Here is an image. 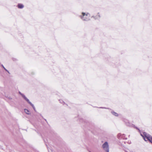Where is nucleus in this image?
<instances>
[{"label":"nucleus","mask_w":152,"mask_h":152,"mask_svg":"<svg viewBox=\"0 0 152 152\" xmlns=\"http://www.w3.org/2000/svg\"><path fill=\"white\" fill-rule=\"evenodd\" d=\"M91 18L96 19H99L100 18V15L99 12H98L96 16H92Z\"/></svg>","instance_id":"20e7f679"},{"label":"nucleus","mask_w":152,"mask_h":152,"mask_svg":"<svg viewBox=\"0 0 152 152\" xmlns=\"http://www.w3.org/2000/svg\"><path fill=\"white\" fill-rule=\"evenodd\" d=\"M24 7V5L21 4H18V7L19 9H22Z\"/></svg>","instance_id":"0eeeda50"},{"label":"nucleus","mask_w":152,"mask_h":152,"mask_svg":"<svg viewBox=\"0 0 152 152\" xmlns=\"http://www.w3.org/2000/svg\"><path fill=\"white\" fill-rule=\"evenodd\" d=\"M19 93L21 95V94H22L20 92H19Z\"/></svg>","instance_id":"4468645a"},{"label":"nucleus","mask_w":152,"mask_h":152,"mask_svg":"<svg viewBox=\"0 0 152 152\" xmlns=\"http://www.w3.org/2000/svg\"><path fill=\"white\" fill-rule=\"evenodd\" d=\"M28 103L35 110V109L34 105L30 101H29Z\"/></svg>","instance_id":"9d476101"},{"label":"nucleus","mask_w":152,"mask_h":152,"mask_svg":"<svg viewBox=\"0 0 152 152\" xmlns=\"http://www.w3.org/2000/svg\"><path fill=\"white\" fill-rule=\"evenodd\" d=\"M117 137L119 139L121 138H124V134H118L117 135Z\"/></svg>","instance_id":"39448f33"},{"label":"nucleus","mask_w":152,"mask_h":152,"mask_svg":"<svg viewBox=\"0 0 152 152\" xmlns=\"http://www.w3.org/2000/svg\"><path fill=\"white\" fill-rule=\"evenodd\" d=\"M111 113L113 115H114L115 116H117L118 115V114L116 113L115 112H114L111 111Z\"/></svg>","instance_id":"1a4fd4ad"},{"label":"nucleus","mask_w":152,"mask_h":152,"mask_svg":"<svg viewBox=\"0 0 152 152\" xmlns=\"http://www.w3.org/2000/svg\"><path fill=\"white\" fill-rule=\"evenodd\" d=\"M21 95L24 98V99L28 102L30 101L23 94H21Z\"/></svg>","instance_id":"6e6552de"},{"label":"nucleus","mask_w":152,"mask_h":152,"mask_svg":"<svg viewBox=\"0 0 152 152\" xmlns=\"http://www.w3.org/2000/svg\"><path fill=\"white\" fill-rule=\"evenodd\" d=\"M2 66L4 68V70H5L6 71L8 72V71L6 69V68L4 67L3 65H2Z\"/></svg>","instance_id":"ddd939ff"},{"label":"nucleus","mask_w":152,"mask_h":152,"mask_svg":"<svg viewBox=\"0 0 152 152\" xmlns=\"http://www.w3.org/2000/svg\"><path fill=\"white\" fill-rule=\"evenodd\" d=\"M89 152H91V151H89Z\"/></svg>","instance_id":"2eb2a0df"},{"label":"nucleus","mask_w":152,"mask_h":152,"mask_svg":"<svg viewBox=\"0 0 152 152\" xmlns=\"http://www.w3.org/2000/svg\"><path fill=\"white\" fill-rule=\"evenodd\" d=\"M124 121L125 122L126 125L128 126H129V123L128 121L127 120H126V121L124 120Z\"/></svg>","instance_id":"9b49d317"},{"label":"nucleus","mask_w":152,"mask_h":152,"mask_svg":"<svg viewBox=\"0 0 152 152\" xmlns=\"http://www.w3.org/2000/svg\"><path fill=\"white\" fill-rule=\"evenodd\" d=\"M103 149L107 152H109V146L107 142H105L102 145Z\"/></svg>","instance_id":"7ed1b4c3"},{"label":"nucleus","mask_w":152,"mask_h":152,"mask_svg":"<svg viewBox=\"0 0 152 152\" xmlns=\"http://www.w3.org/2000/svg\"><path fill=\"white\" fill-rule=\"evenodd\" d=\"M80 18L83 20L88 21L90 20V14L88 12H82L81 15L79 16Z\"/></svg>","instance_id":"f257e3e1"},{"label":"nucleus","mask_w":152,"mask_h":152,"mask_svg":"<svg viewBox=\"0 0 152 152\" xmlns=\"http://www.w3.org/2000/svg\"><path fill=\"white\" fill-rule=\"evenodd\" d=\"M59 101L60 103L63 104V105H64V104H65L64 102L62 100L60 99L59 100Z\"/></svg>","instance_id":"f8f14e48"},{"label":"nucleus","mask_w":152,"mask_h":152,"mask_svg":"<svg viewBox=\"0 0 152 152\" xmlns=\"http://www.w3.org/2000/svg\"><path fill=\"white\" fill-rule=\"evenodd\" d=\"M24 111L25 113L27 115H30L31 114V112L27 109H24Z\"/></svg>","instance_id":"423d86ee"},{"label":"nucleus","mask_w":152,"mask_h":152,"mask_svg":"<svg viewBox=\"0 0 152 152\" xmlns=\"http://www.w3.org/2000/svg\"><path fill=\"white\" fill-rule=\"evenodd\" d=\"M145 141L149 140L152 143V137L149 134H147L145 132H143V134H141Z\"/></svg>","instance_id":"f03ea898"}]
</instances>
